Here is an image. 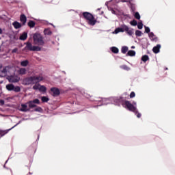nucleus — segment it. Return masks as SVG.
<instances>
[{
	"instance_id": "f257e3e1",
	"label": "nucleus",
	"mask_w": 175,
	"mask_h": 175,
	"mask_svg": "<svg viewBox=\"0 0 175 175\" xmlns=\"http://www.w3.org/2000/svg\"><path fill=\"white\" fill-rule=\"evenodd\" d=\"M33 40L34 44H36L37 46L33 45L32 43L27 42L25 43L26 46L24 48V50H28L29 51H42V48L39 46H44V40H43L42 34L35 33L33 35Z\"/></svg>"
},
{
	"instance_id": "f03ea898",
	"label": "nucleus",
	"mask_w": 175,
	"mask_h": 175,
	"mask_svg": "<svg viewBox=\"0 0 175 175\" xmlns=\"http://www.w3.org/2000/svg\"><path fill=\"white\" fill-rule=\"evenodd\" d=\"M83 16L85 20H87L88 24L89 25H92V27H94V25L96 24V19H95V17L94 16V15H92V14L85 12L83 13Z\"/></svg>"
},
{
	"instance_id": "7ed1b4c3",
	"label": "nucleus",
	"mask_w": 175,
	"mask_h": 175,
	"mask_svg": "<svg viewBox=\"0 0 175 175\" xmlns=\"http://www.w3.org/2000/svg\"><path fill=\"white\" fill-rule=\"evenodd\" d=\"M124 105L129 111H133V113H135L137 109V108H136V107L129 100H125Z\"/></svg>"
},
{
	"instance_id": "20e7f679",
	"label": "nucleus",
	"mask_w": 175,
	"mask_h": 175,
	"mask_svg": "<svg viewBox=\"0 0 175 175\" xmlns=\"http://www.w3.org/2000/svg\"><path fill=\"white\" fill-rule=\"evenodd\" d=\"M123 32H126L129 36H132L133 35V29L129 28L126 25H121Z\"/></svg>"
},
{
	"instance_id": "39448f33",
	"label": "nucleus",
	"mask_w": 175,
	"mask_h": 175,
	"mask_svg": "<svg viewBox=\"0 0 175 175\" xmlns=\"http://www.w3.org/2000/svg\"><path fill=\"white\" fill-rule=\"evenodd\" d=\"M27 104L28 105L29 109H33L34 107H36V105H40V100L36 98L33 100L27 102Z\"/></svg>"
},
{
	"instance_id": "423d86ee",
	"label": "nucleus",
	"mask_w": 175,
	"mask_h": 175,
	"mask_svg": "<svg viewBox=\"0 0 175 175\" xmlns=\"http://www.w3.org/2000/svg\"><path fill=\"white\" fill-rule=\"evenodd\" d=\"M23 83V84H25V85H29L31 84H35V82L33 81V77H29L24 79Z\"/></svg>"
},
{
	"instance_id": "0eeeda50",
	"label": "nucleus",
	"mask_w": 175,
	"mask_h": 175,
	"mask_svg": "<svg viewBox=\"0 0 175 175\" xmlns=\"http://www.w3.org/2000/svg\"><path fill=\"white\" fill-rule=\"evenodd\" d=\"M7 79L10 83H18L20 81V78L17 76H9Z\"/></svg>"
},
{
	"instance_id": "6e6552de",
	"label": "nucleus",
	"mask_w": 175,
	"mask_h": 175,
	"mask_svg": "<svg viewBox=\"0 0 175 175\" xmlns=\"http://www.w3.org/2000/svg\"><path fill=\"white\" fill-rule=\"evenodd\" d=\"M51 94L53 96H58V95L61 94V92H59V89L57 88H51Z\"/></svg>"
},
{
	"instance_id": "1a4fd4ad",
	"label": "nucleus",
	"mask_w": 175,
	"mask_h": 175,
	"mask_svg": "<svg viewBox=\"0 0 175 175\" xmlns=\"http://www.w3.org/2000/svg\"><path fill=\"white\" fill-rule=\"evenodd\" d=\"M33 80L34 81V84H37V83H40V81H43V77L42 75L33 76Z\"/></svg>"
},
{
	"instance_id": "9d476101",
	"label": "nucleus",
	"mask_w": 175,
	"mask_h": 175,
	"mask_svg": "<svg viewBox=\"0 0 175 175\" xmlns=\"http://www.w3.org/2000/svg\"><path fill=\"white\" fill-rule=\"evenodd\" d=\"M20 21H21L23 25H25V24L27 23V16H25V14H21Z\"/></svg>"
},
{
	"instance_id": "9b49d317",
	"label": "nucleus",
	"mask_w": 175,
	"mask_h": 175,
	"mask_svg": "<svg viewBox=\"0 0 175 175\" xmlns=\"http://www.w3.org/2000/svg\"><path fill=\"white\" fill-rule=\"evenodd\" d=\"M28 38V33L27 32H23L19 37L20 40H27Z\"/></svg>"
},
{
	"instance_id": "f8f14e48",
	"label": "nucleus",
	"mask_w": 175,
	"mask_h": 175,
	"mask_svg": "<svg viewBox=\"0 0 175 175\" xmlns=\"http://www.w3.org/2000/svg\"><path fill=\"white\" fill-rule=\"evenodd\" d=\"M161 50V44H157L156 46H154L152 49L153 53L154 54H158Z\"/></svg>"
},
{
	"instance_id": "ddd939ff",
	"label": "nucleus",
	"mask_w": 175,
	"mask_h": 175,
	"mask_svg": "<svg viewBox=\"0 0 175 175\" xmlns=\"http://www.w3.org/2000/svg\"><path fill=\"white\" fill-rule=\"evenodd\" d=\"M21 111H25V112L29 111V109H28V105H27V104H22Z\"/></svg>"
},
{
	"instance_id": "4468645a",
	"label": "nucleus",
	"mask_w": 175,
	"mask_h": 175,
	"mask_svg": "<svg viewBox=\"0 0 175 175\" xmlns=\"http://www.w3.org/2000/svg\"><path fill=\"white\" fill-rule=\"evenodd\" d=\"M149 38L150 40H152L153 42H157L158 40V38L152 32L149 33Z\"/></svg>"
},
{
	"instance_id": "2eb2a0df",
	"label": "nucleus",
	"mask_w": 175,
	"mask_h": 175,
	"mask_svg": "<svg viewBox=\"0 0 175 175\" xmlns=\"http://www.w3.org/2000/svg\"><path fill=\"white\" fill-rule=\"evenodd\" d=\"M12 25L14 26L15 29H18L21 28V27H22L21 24L17 21L14 22L12 23Z\"/></svg>"
},
{
	"instance_id": "dca6fc26",
	"label": "nucleus",
	"mask_w": 175,
	"mask_h": 175,
	"mask_svg": "<svg viewBox=\"0 0 175 175\" xmlns=\"http://www.w3.org/2000/svg\"><path fill=\"white\" fill-rule=\"evenodd\" d=\"M18 75H24L27 74V69L21 68L18 70Z\"/></svg>"
},
{
	"instance_id": "f3484780",
	"label": "nucleus",
	"mask_w": 175,
	"mask_h": 175,
	"mask_svg": "<svg viewBox=\"0 0 175 175\" xmlns=\"http://www.w3.org/2000/svg\"><path fill=\"white\" fill-rule=\"evenodd\" d=\"M126 55H129V57H135V55H136V52L133 50H130L128 51Z\"/></svg>"
},
{
	"instance_id": "a211bd4d",
	"label": "nucleus",
	"mask_w": 175,
	"mask_h": 175,
	"mask_svg": "<svg viewBox=\"0 0 175 175\" xmlns=\"http://www.w3.org/2000/svg\"><path fill=\"white\" fill-rule=\"evenodd\" d=\"M6 89L8 90V91H13L14 90V85L8 84L6 85Z\"/></svg>"
},
{
	"instance_id": "6ab92c4d",
	"label": "nucleus",
	"mask_w": 175,
	"mask_h": 175,
	"mask_svg": "<svg viewBox=\"0 0 175 175\" xmlns=\"http://www.w3.org/2000/svg\"><path fill=\"white\" fill-rule=\"evenodd\" d=\"M7 133H9V130H4V131L0 130V139L3 136H5Z\"/></svg>"
},
{
	"instance_id": "aec40b11",
	"label": "nucleus",
	"mask_w": 175,
	"mask_h": 175,
	"mask_svg": "<svg viewBox=\"0 0 175 175\" xmlns=\"http://www.w3.org/2000/svg\"><path fill=\"white\" fill-rule=\"evenodd\" d=\"M111 51H112V53H113L114 54H118V52L120 51V50L118 49V48L116 47V46H113L111 48Z\"/></svg>"
},
{
	"instance_id": "412c9836",
	"label": "nucleus",
	"mask_w": 175,
	"mask_h": 175,
	"mask_svg": "<svg viewBox=\"0 0 175 175\" xmlns=\"http://www.w3.org/2000/svg\"><path fill=\"white\" fill-rule=\"evenodd\" d=\"M28 27H29V28H33L35 27V21H29L27 23Z\"/></svg>"
},
{
	"instance_id": "4be33fe9",
	"label": "nucleus",
	"mask_w": 175,
	"mask_h": 175,
	"mask_svg": "<svg viewBox=\"0 0 175 175\" xmlns=\"http://www.w3.org/2000/svg\"><path fill=\"white\" fill-rule=\"evenodd\" d=\"M148 59H150V57H148V55H144L142 57V61H143V62H147Z\"/></svg>"
},
{
	"instance_id": "5701e85b",
	"label": "nucleus",
	"mask_w": 175,
	"mask_h": 175,
	"mask_svg": "<svg viewBox=\"0 0 175 175\" xmlns=\"http://www.w3.org/2000/svg\"><path fill=\"white\" fill-rule=\"evenodd\" d=\"M29 62L28 60H24L21 62V66H28Z\"/></svg>"
},
{
	"instance_id": "b1692460",
	"label": "nucleus",
	"mask_w": 175,
	"mask_h": 175,
	"mask_svg": "<svg viewBox=\"0 0 175 175\" xmlns=\"http://www.w3.org/2000/svg\"><path fill=\"white\" fill-rule=\"evenodd\" d=\"M120 32H124V30L121 27L116 28L114 31V33H120Z\"/></svg>"
},
{
	"instance_id": "393cba45",
	"label": "nucleus",
	"mask_w": 175,
	"mask_h": 175,
	"mask_svg": "<svg viewBox=\"0 0 175 175\" xmlns=\"http://www.w3.org/2000/svg\"><path fill=\"white\" fill-rule=\"evenodd\" d=\"M128 51V46H122V49H121V52L122 53V54H126Z\"/></svg>"
},
{
	"instance_id": "a878e982",
	"label": "nucleus",
	"mask_w": 175,
	"mask_h": 175,
	"mask_svg": "<svg viewBox=\"0 0 175 175\" xmlns=\"http://www.w3.org/2000/svg\"><path fill=\"white\" fill-rule=\"evenodd\" d=\"M46 88L44 85H40V88H39V91H40V92H46Z\"/></svg>"
},
{
	"instance_id": "bb28decb",
	"label": "nucleus",
	"mask_w": 175,
	"mask_h": 175,
	"mask_svg": "<svg viewBox=\"0 0 175 175\" xmlns=\"http://www.w3.org/2000/svg\"><path fill=\"white\" fill-rule=\"evenodd\" d=\"M41 100L43 103H47L49 100H50V99L49 98V97H46V96H42L41 98Z\"/></svg>"
},
{
	"instance_id": "cd10ccee",
	"label": "nucleus",
	"mask_w": 175,
	"mask_h": 175,
	"mask_svg": "<svg viewBox=\"0 0 175 175\" xmlns=\"http://www.w3.org/2000/svg\"><path fill=\"white\" fill-rule=\"evenodd\" d=\"M44 35H51L52 32H51V31L50 29H45L44 30Z\"/></svg>"
},
{
	"instance_id": "c85d7f7f",
	"label": "nucleus",
	"mask_w": 175,
	"mask_h": 175,
	"mask_svg": "<svg viewBox=\"0 0 175 175\" xmlns=\"http://www.w3.org/2000/svg\"><path fill=\"white\" fill-rule=\"evenodd\" d=\"M142 34H143V33L142 32V31H140V30H136L135 31V36H136L140 37V36H142Z\"/></svg>"
},
{
	"instance_id": "c756f323",
	"label": "nucleus",
	"mask_w": 175,
	"mask_h": 175,
	"mask_svg": "<svg viewBox=\"0 0 175 175\" xmlns=\"http://www.w3.org/2000/svg\"><path fill=\"white\" fill-rule=\"evenodd\" d=\"M130 24L133 27H136V25H137V21L136 20H133L130 22Z\"/></svg>"
},
{
	"instance_id": "7c9ffc66",
	"label": "nucleus",
	"mask_w": 175,
	"mask_h": 175,
	"mask_svg": "<svg viewBox=\"0 0 175 175\" xmlns=\"http://www.w3.org/2000/svg\"><path fill=\"white\" fill-rule=\"evenodd\" d=\"M121 69H124V70H129L131 68L128 67L126 65L120 66Z\"/></svg>"
},
{
	"instance_id": "2f4dec72",
	"label": "nucleus",
	"mask_w": 175,
	"mask_h": 175,
	"mask_svg": "<svg viewBox=\"0 0 175 175\" xmlns=\"http://www.w3.org/2000/svg\"><path fill=\"white\" fill-rule=\"evenodd\" d=\"M14 92H20V91H21V88L19 86H16L14 87Z\"/></svg>"
},
{
	"instance_id": "473e14b6",
	"label": "nucleus",
	"mask_w": 175,
	"mask_h": 175,
	"mask_svg": "<svg viewBox=\"0 0 175 175\" xmlns=\"http://www.w3.org/2000/svg\"><path fill=\"white\" fill-rule=\"evenodd\" d=\"M138 29H143V22H139L137 24Z\"/></svg>"
},
{
	"instance_id": "72a5a7b5",
	"label": "nucleus",
	"mask_w": 175,
	"mask_h": 175,
	"mask_svg": "<svg viewBox=\"0 0 175 175\" xmlns=\"http://www.w3.org/2000/svg\"><path fill=\"white\" fill-rule=\"evenodd\" d=\"M134 16L137 20H140V14L139 12H135Z\"/></svg>"
},
{
	"instance_id": "f704fd0d",
	"label": "nucleus",
	"mask_w": 175,
	"mask_h": 175,
	"mask_svg": "<svg viewBox=\"0 0 175 175\" xmlns=\"http://www.w3.org/2000/svg\"><path fill=\"white\" fill-rule=\"evenodd\" d=\"M40 88V84L38 83V84H35L33 86V90H39V88Z\"/></svg>"
},
{
	"instance_id": "c9c22d12",
	"label": "nucleus",
	"mask_w": 175,
	"mask_h": 175,
	"mask_svg": "<svg viewBox=\"0 0 175 175\" xmlns=\"http://www.w3.org/2000/svg\"><path fill=\"white\" fill-rule=\"evenodd\" d=\"M134 113L137 116V118H140V117H142V113H139V111H137V109H136V111Z\"/></svg>"
},
{
	"instance_id": "e433bc0d",
	"label": "nucleus",
	"mask_w": 175,
	"mask_h": 175,
	"mask_svg": "<svg viewBox=\"0 0 175 175\" xmlns=\"http://www.w3.org/2000/svg\"><path fill=\"white\" fill-rule=\"evenodd\" d=\"M150 27H147V26H145V32L146 33H150Z\"/></svg>"
},
{
	"instance_id": "4c0bfd02",
	"label": "nucleus",
	"mask_w": 175,
	"mask_h": 175,
	"mask_svg": "<svg viewBox=\"0 0 175 175\" xmlns=\"http://www.w3.org/2000/svg\"><path fill=\"white\" fill-rule=\"evenodd\" d=\"M1 73H3V75H6V73H8V69L6 68V67H5V68L1 70Z\"/></svg>"
},
{
	"instance_id": "58836bf2",
	"label": "nucleus",
	"mask_w": 175,
	"mask_h": 175,
	"mask_svg": "<svg viewBox=\"0 0 175 175\" xmlns=\"http://www.w3.org/2000/svg\"><path fill=\"white\" fill-rule=\"evenodd\" d=\"M42 107H38L37 108H36L35 109H34V111H39L40 113L42 111Z\"/></svg>"
},
{
	"instance_id": "ea45409f",
	"label": "nucleus",
	"mask_w": 175,
	"mask_h": 175,
	"mask_svg": "<svg viewBox=\"0 0 175 175\" xmlns=\"http://www.w3.org/2000/svg\"><path fill=\"white\" fill-rule=\"evenodd\" d=\"M135 96H136V94L135 93V92H132L130 94V98H135Z\"/></svg>"
},
{
	"instance_id": "a19ab883",
	"label": "nucleus",
	"mask_w": 175,
	"mask_h": 175,
	"mask_svg": "<svg viewBox=\"0 0 175 175\" xmlns=\"http://www.w3.org/2000/svg\"><path fill=\"white\" fill-rule=\"evenodd\" d=\"M18 51V49L15 48L12 51V54H14V53H17Z\"/></svg>"
},
{
	"instance_id": "79ce46f5",
	"label": "nucleus",
	"mask_w": 175,
	"mask_h": 175,
	"mask_svg": "<svg viewBox=\"0 0 175 175\" xmlns=\"http://www.w3.org/2000/svg\"><path fill=\"white\" fill-rule=\"evenodd\" d=\"M95 102H100L102 100L101 98H96L94 100Z\"/></svg>"
},
{
	"instance_id": "37998d69",
	"label": "nucleus",
	"mask_w": 175,
	"mask_h": 175,
	"mask_svg": "<svg viewBox=\"0 0 175 175\" xmlns=\"http://www.w3.org/2000/svg\"><path fill=\"white\" fill-rule=\"evenodd\" d=\"M0 105H1V106H3V105H5V100H0Z\"/></svg>"
},
{
	"instance_id": "c03bdc74",
	"label": "nucleus",
	"mask_w": 175,
	"mask_h": 175,
	"mask_svg": "<svg viewBox=\"0 0 175 175\" xmlns=\"http://www.w3.org/2000/svg\"><path fill=\"white\" fill-rule=\"evenodd\" d=\"M131 10H132V12H135V10H136L135 9V7L131 5Z\"/></svg>"
},
{
	"instance_id": "a18cd8bd",
	"label": "nucleus",
	"mask_w": 175,
	"mask_h": 175,
	"mask_svg": "<svg viewBox=\"0 0 175 175\" xmlns=\"http://www.w3.org/2000/svg\"><path fill=\"white\" fill-rule=\"evenodd\" d=\"M122 2H129V0H122Z\"/></svg>"
},
{
	"instance_id": "49530a36",
	"label": "nucleus",
	"mask_w": 175,
	"mask_h": 175,
	"mask_svg": "<svg viewBox=\"0 0 175 175\" xmlns=\"http://www.w3.org/2000/svg\"><path fill=\"white\" fill-rule=\"evenodd\" d=\"M14 126H16V125L14 126L13 127H12L11 129H8V131H12V129H13V128H14Z\"/></svg>"
},
{
	"instance_id": "de8ad7c7",
	"label": "nucleus",
	"mask_w": 175,
	"mask_h": 175,
	"mask_svg": "<svg viewBox=\"0 0 175 175\" xmlns=\"http://www.w3.org/2000/svg\"><path fill=\"white\" fill-rule=\"evenodd\" d=\"M2 32H3L2 29L0 28V35H2Z\"/></svg>"
},
{
	"instance_id": "09e8293b",
	"label": "nucleus",
	"mask_w": 175,
	"mask_h": 175,
	"mask_svg": "<svg viewBox=\"0 0 175 175\" xmlns=\"http://www.w3.org/2000/svg\"><path fill=\"white\" fill-rule=\"evenodd\" d=\"M5 76L4 75H2L0 74V77H4Z\"/></svg>"
},
{
	"instance_id": "8fccbe9b",
	"label": "nucleus",
	"mask_w": 175,
	"mask_h": 175,
	"mask_svg": "<svg viewBox=\"0 0 175 175\" xmlns=\"http://www.w3.org/2000/svg\"><path fill=\"white\" fill-rule=\"evenodd\" d=\"M0 69H2V64H0Z\"/></svg>"
},
{
	"instance_id": "3c124183",
	"label": "nucleus",
	"mask_w": 175,
	"mask_h": 175,
	"mask_svg": "<svg viewBox=\"0 0 175 175\" xmlns=\"http://www.w3.org/2000/svg\"><path fill=\"white\" fill-rule=\"evenodd\" d=\"M134 106H136V103H133Z\"/></svg>"
},
{
	"instance_id": "603ef678",
	"label": "nucleus",
	"mask_w": 175,
	"mask_h": 175,
	"mask_svg": "<svg viewBox=\"0 0 175 175\" xmlns=\"http://www.w3.org/2000/svg\"><path fill=\"white\" fill-rule=\"evenodd\" d=\"M131 49H135V46H132Z\"/></svg>"
},
{
	"instance_id": "864d4df0",
	"label": "nucleus",
	"mask_w": 175,
	"mask_h": 175,
	"mask_svg": "<svg viewBox=\"0 0 175 175\" xmlns=\"http://www.w3.org/2000/svg\"><path fill=\"white\" fill-rule=\"evenodd\" d=\"M0 51H1V47H0Z\"/></svg>"
}]
</instances>
